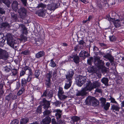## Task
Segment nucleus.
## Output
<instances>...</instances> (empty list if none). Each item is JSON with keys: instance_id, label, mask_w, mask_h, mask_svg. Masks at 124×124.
Instances as JSON below:
<instances>
[{"instance_id": "1", "label": "nucleus", "mask_w": 124, "mask_h": 124, "mask_svg": "<svg viewBox=\"0 0 124 124\" xmlns=\"http://www.w3.org/2000/svg\"><path fill=\"white\" fill-rule=\"evenodd\" d=\"M7 43L11 47L17 49L18 48V44L16 40L13 39L12 35L8 34L7 35Z\"/></svg>"}, {"instance_id": "2", "label": "nucleus", "mask_w": 124, "mask_h": 124, "mask_svg": "<svg viewBox=\"0 0 124 124\" xmlns=\"http://www.w3.org/2000/svg\"><path fill=\"white\" fill-rule=\"evenodd\" d=\"M43 101L44 103L43 108L45 109V110L43 112L44 116H49L51 113L49 108L50 103L49 101H47L45 99H43Z\"/></svg>"}, {"instance_id": "3", "label": "nucleus", "mask_w": 124, "mask_h": 124, "mask_svg": "<svg viewBox=\"0 0 124 124\" xmlns=\"http://www.w3.org/2000/svg\"><path fill=\"white\" fill-rule=\"evenodd\" d=\"M62 111L60 109H55V112H56L55 116L57 120H55V124H65L62 121L59 119L61 117L62 115Z\"/></svg>"}, {"instance_id": "4", "label": "nucleus", "mask_w": 124, "mask_h": 124, "mask_svg": "<svg viewBox=\"0 0 124 124\" xmlns=\"http://www.w3.org/2000/svg\"><path fill=\"white\" fill-rule=\"evenodd\" d=\"M85 77L79 75L76 78V82L77 85L81 87L85 83L86 80L85 78Z\"/></svg>"}, {"instance_id": "5", "label": "nucleus", "mask_w": 124, "mask_h": 124, "mask_svg": "<svg viewBox=\"0 0 124 124\" xmlns=\"http://www.w3.org/2000/svg\"><path fill=\"white\" fill-rule=\"evenodd\" d=\"M84 84L85 87L84 88V90L85 91H90L91 90L93 89L92 88V84L91 81L89 80H86Z\"/></svg>"}, {"instance_id": "6", "label": "nucleus", "mask_w": 124, "mask_h": 124, "mask_svg": "<svg viewBox=\"0 0 124 124\" xmlns=\"http://www.w3.org/2000/svg\"><path fill=\"white\" fill-rule=\"evenodd\" d=\"M8 57V53L5 50L0 48V59L6 60Z\"/></svg>"}, {"instance_id": "7", "label": "nucleus", "mask_w": 124, "mask_h": 124, "mask_svg": "<svg viewBox=\"0 0 124 124\" xmlns=\"http://www.w3.org/2000/svg\"><path fill=\"white\" fill-rule=\"evenodd\" d=\"M90 56V54L88 53V52L83 50L81 51L79 54V56L80 57H82L84 59Z\"/></svg>"}, {"instance_id": "8", "label": "nucleus", "mask_w": 124, "mask_h": 124, "mask_svg": "<svg viewBox=\"0 0 124 124\" xmlns=\"http://www.w3.org/2000/svg\"><path fill=\"white\" fill-rule=\"evenodd\" d=\"M18 12L19 13L20 17L23 19L25 17L27 11L25 8H20L18 10Z\"/></svg>"}, {"instance_id": "9", "label": "nucleus", "mask_w": 124, "mask_h": 124, "mask_svg": "<svg viewBox=\"0 0 124 124\" xmlns=\"http://www.w3.org/2000/svg\"><path fill=\"white\" fill-rule=\"evenodd\" d=\"M70 57L71 58L73 59V60L71 61H73L76 64H78L80 62V57L77 55V54H72L71 55Z\"/></svg>"}, {"instance_id": "10", "label": "nucleus", "mask_w": 124, "mask_h": 124, "mask_svg": "<svg viewBox=\"0 0 124 124\" xmlns=\"http://www.w3.org/2000/svg\"><path fill=\"white\" fill-rule=\"evenodd\" d=\"M74 74V71L72 69L70 70L66 74V79L72 80L73 76Z\"/></svg>"}, {"instance_id": "11", "label": "nucleus", "mask_w": 124, "mask_h": 124, "mask_svg": "<svg viewBox=\"0 0 124 124\" xmlns=\"http://www.w3.org/2000/svg\"><path fill=\"white\" fill-rule=\"evenodd\" d=\"M18 71L16 69H13L11 70V73L10 74V76H11L14 79H13L14 81H15L17 79Z\"/></svg>"}, {"instance_id": "12", "label": "nucleus", "mask_w": 124, "mask_h": 124, "mask_svg": "<svg viewBox=\"0 0 124 124\" xmlns=\"http://www.w3.org/2000/svg\"><path fill=\"white\" fill-rule=\"evenodd\" d=\"M19 28L21 29L20 31L22 34H26L28 33L27 28L25 25L23 24L19 25Z\"/></svg>"}, {"instance_id": "13", "label": "nucleus", "mask_w": 124, "mask_h": 124, "mask_svg": "<svg viewBox=\"0 0 124 124\" xmlns=\"http://www.w3.org/2000/svg\"><path fill=\"white\" fill-rule=\"evenodd\" d=\"M94 63L96 66L98 68L103 67L104 65V62L101 60L94 62Z\"/></svg>"}, {"instance_id": "14", "label": "nucleus", "mask_w": 124, "mask_h": 124, "mask_svg": "<svg viewBox=\"0 0 124 124\" xmlns=\"http://www.w3.org/2000/svg\"><path fill=\"white\" fill-rule=\"evenodd\" d=\"M65 82L64 88L65 89H67L71 87L72 81L71 80L66 79Z\"/></svg>"}, {"instance_id": "15", "label": "nucleus", "mask_w": 124, "mask_h": 124, "mask_svg": "<svg viewBox=\"0 0 124 124\" xmlns=\"http://www.w3.org/2000/svg\"><path fill=\"white\" fill-rule=\"evenodd\" d=\"M116 105H113L111 106V110L112 111L115 112V111H119V109L121 108L119 104H116Z\"/></svg>"}, {"instance_id": "16", "label": "nucleus", "mask_w": 124, "mask_h": 124, "mask_svg": "<svg viewBox=\"0 0 124 124\" xmlns=\"http://www.w3.org/2000/svg\"><path fill=\"white\" fill-rule=\"evenodd\" d=\"M94 97L88 96L85 100L86 104L87 105H92Z\"/></svg>"}, {"instance_id": "17", "label": "nucleus", "mask_w": 124, "mask_h": 124, "mask_svg": "<svg viewBox=\"0 0 124 124\" xmlns=\"http://www.w3.org/2000/svg\"><path fill=\"white\" fill-rule=\"evenodd\" d=\"M51 119L50 117L47 116L41 122V124H48L50 122Z\"/></svg>"}, {"instance_id": "18", "label": "nucleus", "mask_w": 124, "mask_h": 124, "mask_svg": "<svg viewBox=\"0 0 124 124\" xmlns=\"http://www.w3.org/2000/svg\"><path fill=\"white\" fill-rule=\"evenodd\" d=\"M46 13V10L44 8H42L41 10L36 11L35 13L37 14H38L39 16L43 17V16L45 15V14Z\"/></svg>"}, {"instance_id": "19", "label": "nucleus", "mask_w": 124, "mask_h": 124, "mask_svg": "<svg viewBox=\"0 0 124 124\" xmlns=\"http://www.w3.org/2000/svg\"><path fill=\"white\" fill-rule=\"evenodd\" d=\"M87 70L88 72L91 73H95L96 72V70L95 68L93 66H89Z\"/></svg>"}, {"instance_id": "20", "label": "nucleus", "mask_w": 124, "mask_h": 124, "mask_svg": "<svg viewBox=\"0 0 124 124\" xmlns=\"http://www.w3.org/2000/svg\"><path fill=\"white\" fill-rule=\"evenodd\" d=\"M101 85V84L98 81H94L93 83L92 88L93 89L94 88H98Z\"/></svg>"}, {"instance_id": "21", "label": "nucleus", "mask_w": 124, "mask_h": 124, "mask_svg": "<svg viewBox=\"0 0 124 124\" xmlns=\"http://www.w3.org/2000/svg\"><path fill=\"white\" fill-rule=\"evenodd\" d=\"M113 23L115 27L116 28H118L121 26L120 20H119L117 19L114 20Z\"/></svg>"}, {"instance_id": "22", "label": "nucleus", "mask_w": 124, "mask_h": 124, "mask_svg": "<svg viewBox=\"0 0 124 124\" xmlns=\"http://www.w3.org/2000/svg\"><path fill=\"white\" fill-rule=\"evenodd\" d=\"M109 79L108 78L103 77L101 79V81L102 83L106 86L108 85V82Z\"/></svg>"}, {"instance_id": "23", "label": "nucleus", "mask_w": 124, "mask_h": 124, "mask_svg": "<svg viewBox=\"0 0 124 124\" xmlns=\"http://www.w3.org/2000/svg\"><path fill=\"white\" fill-rule=\"evenodd\" d=\"M60 15L61 17L63 18V19L65 20H67V13L65 10L64 11L61 13Z\"/></svg>"}, {"instance_id": "24", "label": "nucleus", "mask_w": 124, "mask_h": 124, "mask_svg": "<svg viewBox=\"0 0 124 124\" xmlns=\"http://www.w3.org/2000/svg\"><path fill=\"white\" fill-rule=\"evenodd\" d=\"M86 91H85L84 89L83 88L82 90L78 91L76 93V95L77 96H84L85 94V92Z\"/></svg>"}, {"instance_id": "25", "label": "nucleus", "mask_w": 124, "mask_h": 124, "mask_svg": "<svg viewBox=\"0 0 124 124\" xmlns=\"http://www.w3.org/2000/svg\"><path fill=\"white\" fill-rule=\"evenodd\" d=\"M23 70L27 73H28L31 72V68L28 66H26L23 68Z\"/></svg>"}, {"instance_id": "26", "label": "nucleus", "mask_w": 124, "mask_h": 124, "mask_svg": "<svg viewBox=\"0 0 124 124\" xmlns=\"http://www.w3.org/2000/svg\"><path fill=\"white\" fill-rule=\"evenodd\" d=\"M27 82L28 81L27 79H26L24 78H22L21 81V84L22 87H24L26 85Z\"/></svg>"}, {"instance_id": "27", "label": "nucleus", "mask_w": 124, "mask_h": 124, "mask_svg": "<svg viewBox=\"0 0 124 124\" xmlns=\"http://www.w3.org/2000/svg\"><path fill=\"white\" fill-rule=\"evenodd\" d=\"M20 5L18 4V2L16 1H13L11 5L12 8H18L19 7Z\"/></svg>"}, {"instance_id": "28", "label": "nucleus", "mask_w": 124, "mask_h": 124, "mask_svg": "<svg viewBox=\"0 0 124 124\" xmlns=\"http://www.w3.org/2000/svg\"><path fill=\"white\" fill-rule=\"evenodd\" d=\"M45 55V53L43 51H41L38 53L36 55L37 58L41 57Z\"/></svg>"}, {"instance_id": "29", "label": "nucleus", "mask_w": 124, "mask_h": 124, "mask_svg": "<svg viewBox=\"0 0 124 124\" xmlns=\"http://www.w3.org/2000/svg\"><path fill=\"white\" fill-rule=\"evenodd\" d=\"M29 121V119L27 118H25L22 119L20 120V124H26Z\"/></svg>"}, {"instance_id": "30", "label": "nucleus", "mask_w": 124, "mask_h": 124, "mask_svg": "<svg viewBox=\"0 0 124 124\" xmlns=\"http://www.w3.org/2000/svg\"><path fill=\"white\" fill-rule=\"evenodd\" d=\"M93 99V103L92 104V105L94 106H98L99 103V101L97 100L94 97V99Z\"/></svg>"}, {"instance_id": "31", "label": "nucleus", "mask_w": 124, "mask_h": 124, "mask_svg": "<svg viewBox=\"0 0 124 124\" xmlns=\"http://www.w3.org/2000/svg\"><path fill=\"white\" fill-rule=\"evenodd\" d=\"M2 2L7 6L8 7H9L11 2L9 0H1Z\"/></svg>"}, {"instance_id": "32", "label": "nucleus", "mask_w": 124, "mask_h": 124, "mask_svg": "<svg viewBox=\"0 0 124 124\" xmlns=\"http://www.w3.org/2000/svg\"><path fill=\"white\" fill-rule=\"evenodd\" d=\"M71 119L74 122H78L80 120V118L79 117L77 116H73L71 118Z\"/></svg>"}, {"instance_id": "33", "label": "nucleus", "mask_w": 124, "mask_h": 124, "mask_svg": "<svg viewBox=\"0 0 124 124\" xmlns=\"http://www.w3.org/2000/svg\"><path fill=\"white\" fill-rule=\"evenodd\" d=\"M110 106V103L107 102L106 103V104H105L104 105H102V107H103V108L105 110L107 111L108 109Z\"/></svg>"}, {"instance_id": "34", "label": "nucleus", "mask_w": 124, "mask_h": 124, "mask_svg": "<svg viewBox=\"0 0 124 124\" xmlns=\"http://www.w3.org/2000/svg\"><path fill=\"white\" fill-rule=\"evenodd\" d=\"M99 100L100 101L101 106L104 105L106 103V99L105 98L102 97L99 99Z\"/></svg>"}, {"instance_id": "35", "label": "nucleus", "mask_w": 124, "mask_h": 124, "mask_svg": "<svg viewBox=\"0 0 124 124\" xmlns=\"http://www.w3.org/2000/svg\"><path fill=\"white\" fill-rule=\"evenodd\" d=\"M28 75V78L27 79L28 82H30L32 78L33 75L32 72L28 73H27Z\"/></svg>"}, {"instance_id": "36", "label": "nucleus", "mask_w": 124, "mask_h": 124, "mask_svg": "<svg viewBox=\"0 0 124 124\" xmlns=\"http://www.w3.org/2000/svg\"><path fill=\"white\" fill-rule=\"evenodd\" d=\"M93 59L92 57H90L87 60V63L89 65H91L92 63L93 62Z\"/></svg>"}, {"instance_id": "37", "label": "nucleus", "mask_w": 124, "mask_h": 124, "mask_svg": "<svg viewBox=\"0 0 124 124\" xmlns=\"http://www.w3.org/2000/svg\"><path fill=\"white\" fill-rule=\"evenodd\" d=\"M48 92V91L47 90H46L43 93L42 95V96H46L47 95L49 97H51L52 96L53 94L52 93L49 94H47Z\"/></svg>"}, {"instance_id": "38", "label": "nucleus", "mask_w": 124, "mask_h": 124, "mask_svg": "<svg viewBox=\"0 0 124 124\" xmlns=\"http://www.w3.org/2000/svg\"><path fill=\"white\" fill-rule=\"evenodd\" d=\"M58 96L59 99L61 100H63L67 97V96L63 94H58Z\"/></svg>"}, {"instance_id": "39", "label": "nucleus", "mask_w": 124, "mask_h": 124, "mask_svg": "<svg viewBox=\"0 0 124 124\" xmlns=\"http://www.w3.org/2000/svg\"><path fill=\"white\" fill-rule=\"evenodd\" d=\"M61 103L62 102H61L56 100L55 102V107L56 108L60 107V105Z\"/></svg>"}, {"instance_id": "40", "label": "nucleus", "mask_w": 124, "mask_h": 124, "mask_svg": "<svg viewBox=\"0 0 124 124\" xmlns=\"http://www.w3.org/2000/svg\"><path fill=\"white\" fill-rule=\"evenodd\" d=\"M110 40L111 41H114L116 40V38L114 35L110 36H109Z\"/></svg>"}, {"instance_id": "41", "label": "nucleus", "mask_w": 124, "mask_h": 124, "mask_svg": "<svg viewBox=\"0 0 124 124\" xmlns=\"http://www.w3.org/2000/svg\"><path fill=\"white\" fill-rule=\"evenodd\" d=\"M40 74V73L39 71L38 70H37L35 71L34 74V75L35 78H38Z\"/></svg>"}, {"instance_id": "42", "label": "nucleus", "mask_w": 124, "mask_h": 124, "mask_svg": "<svg viewBox=\"0 0 124 124\" xmlns=\"http://www.w3.org/2000/svg\"><path fill=\"white\" fill-rule=\"evenodd\" d=\"M25 90V89L24 88V87H22V88L19 90V91L17 93V95H18L19 96L21 94H22L24 92Z\"/></svg>"}, {"instance_id": "43", "label": "nucleus", "mask_w": 124, "mask_h": 124, "mask_svg": "<svg viewBox=\"0 0 124 124\" xmlns=\"http://www.w3.org/2000/svg\"><path fill=\"white\" fill-rule=\"evenodd\" d=\"M46 5L43 4L42 3H40L38 4V6L36 8H45L46 7Z\"/></svg>"}, {"instance_id": "44", "label": "nucleus", "mask_w": 124, "mask_h": 124, "mask_svg": "<svg viewBox=\"0 0 124 124\" xmlns=\"http://www.w3.org/2000/svg\"><path fill=\"white\" fill-rule=\"evenodd\" d=\"M109 99L111 101V102L117 104V102L115 101V99L112 97L111 96L110 97V98H109Z\"/></svg>"}, {"instance_id": "45", "label": "nucleus", "mask_w": 124, "mask_h": 124, "mask_svg": "<svg viewBox=\"0 0 124 124\" xmlns=\"http://www.w3.org/2000/svg\"><path fill=\"white\" fill-rule=\"evenodd\" d=\"M58 89V94H63L64 93V92L63 91V89L62 87H60Z\"/></svg>"}, {"instance_id": "46", "label": "nucleus", "mask_w": 124, "mask_h": 124, "mask_svg": "<svg viewBox=\"0 0 124 124\" xmlns=\"http://www.w3.org/2000/svg\"><path fill=\"white\" fill-rule=\"evenodd\" d=\"M51 73L50 72H49L47 73L46 75V80H48V79L50 80V78L51 77Z\"/></svg>"}, {"instance_id": "47", "label": "nucleus", "mask_w": 124, "mask_h": 124, "mask_svg": "<svg viewBox=\"0 0 124 124\" xmlns=\"http://www.w3.org/2000/svg\"><path fill=\"white\" fill-rule=\"evenodd\" d=\"M29 51L28 50H26L22 51L21 54L24 55H28L29 54Z\"/></svg>"}, {"instance_id": "48", "label": "nucleus", "mask_w": 124, "mask_h": 124, "mask_svg": "<svg viewBox=\"0 0 124 124\" xmlns=\"http://www.w3.org/2000/svg\"><path fill=\"white\" fill-rule=\"evenodd\" d=\"M46 81V84L47 86L48 87H49L50 86V80L48 79V80H45Z\"/></svg>"}, {"instance_id": "49", "label": "nucleus", "mask_w": 124, "mask_h": 124, "mask_svg": "<svg viewBox=\"0 0 124 124\" xmlns=\"http://www.w3.org/2000/svg\"><path fill=\"white\" fill-rule=\"evenodd\" d=\"M111 56V55L109 53H108L106 54H105L103 57L108 59Z\"/></svg>"}, {"instance_id": "50", "label": "nucleus", "mask_w": 124, "mask_h": 124, "mask_svg": "<svg viewBox=\"0 0 124 124\" xmlns=\"http://www.w3.org/2000/svg\"><path fill=\"white\" fill-rule=\"evenodd\" d=\"M11 98L12 94H9L6 97V99L8 101H9L11 99Z\"/></svg>"}, {"instance_id": "51", "label": "nucleus", "mask_w": 124, "mask_h": 124, "mask_svg": "<svg viewBox=\"0 0 124 124\" xmlns=\"http://www.w3.org/2000/svg\"><path fill=\"white\" fill-rule=\"evenodd\" d=\"M2 25L5 27H7L9 28L10 27L9 24L7 23H3L2 24Z\"/></svg>"}, {"instance_id": "52", "label": "nucleus", "mask_w": 124, "mask_h": 124, "mask_svg": "<svg viewBox=\"0 0 124 124\" xmlns=\"http://www.w3.org/2000/svg\"><path fill=\"white\" fill-rule=\"evenodd\" d=\"M74 49L75 51L77 52L78 50L79 51L80 49V47L79 46H76L74 47Z\"/></svg>"}, {"instance_id": "53", "label": "nucleus", "mask_w": 124, "mask_h": 124, "mask_svg": "<svg viewBox=\"0 0 124 124\" xmlns=\"http://www.w3.org/2000/svg\"><path fill=\"white\" fill-rule=\"evenodd\" d=\"M18 121L17 120L15 119L11 122L10 124H18Z\"/></svg>"}, {"instance_id": "54", "label": "nucleus", "mask_w": 124, "mask_h": 124, "mask_svg": "<svg viewBox=\"0 0 124 124\" xmlns=\"http://www.w3.org/2000/svg\"><path fill=\"white\" fill-rule=\"evenodd\" d=\"M54 61L53 59H52L51 60L49 64V65L52 67H54Z\"/></svg>"}, {"instance_id": "55", "label": "nucleus", "mask_w": 124, "mask_h": 124, "mask_svg": "<svg viewBox=\"0 0 124 124\" xmlns=\"http://www.w3.org/2000/svg\"><path fill=\"white\" fill-rule=\"evenodd\" d=\"M26 74V73L23 70H22L20 73V77H21L23 76L25 74Z\"/></svg>"}, {"instance_id": "56", "label": "nucleus", "mask_w": 124, "mask_h": 124, "mask_svg": "<svg viewBox=\"0 0 124 124\" xmlns=\"http://www.w3.org/2000/svg\"><path fill=\"white\" fill-rule=\"evenodd\" d=\"M4 70L6 72H8L10 71V69L8 68L7 66H6L4 68Z\"/></svg>"}, {"instance_id": "57", "label": "nucleus", "mask_w": 124, "mask_h": 124, "mask_svg": "<svg viewBox=\"0 0 124 124\" xmlns=\"http://www.w3.org/2000/svg\"><path fill=\"white\" fill-rule=\"evenodd\" d=\"M6 19V18L4 17H2L0 18V24L2 23L3 21H4Z\"/></svg>"}, {"instance_id": "58", "label": "nucleus", "mask_w": 124, "mask_h": 124, "mask_svg": "<svg viewBox=\"0 0 124 124\" xmlns=\"http://www.w3.org/2000/svg\"><path fill=\"white\" fill-rule=\"evenodd\" d=\"M79 44L80 45L83 46L84 44L85 43V42L82 40H80L79 41H78Z\"/></svg>"}, {"instance_id": "59", "label": "nucleus", "mask_w": 124, "mask_h": 124, "mask_svg": "<svg viewBox=\"0 0 124 124\" xmlns=\"http://www.w3.org/2000/svg\"><path fill=\"white\" fill-rule=\"evenodd\" d=\"M22 2L23 5L25 6H26L27 2L26 0H21Z\"/></svg>"}, {"instance_id": "60", "label": "nucleus", "mask_w": 124, "mask_h": 124, "mask_svg": "<svg viewBox=\"0 0 124 124\" xmlns=\"http://www.w3.org/2000/svg\"><path fill=\"white\" fill-rule=\"evenodd\" d=\"M5 11L3 8H0V14L2 15L5 13Z\"/></svg>"}, {"instance_id": "61", "label": "nucleus", "mask_w": 124, "mask_h": 124, "mask_svg": "<svg viewBox=\"0 0 124 124\" xmlns=\"http://www.w3.org/2000/svg\"><path fill=\"white\" fill-rule=\"evenodd\" d=\"M95 91L96 92H97L99 93H102L101 89L99 88H98L96 89Z\"/></svg>"}, {"instance_id": "62", "label": "nucleus", "mask_w": 124, "mask_h": 124, "mask_svg": "<svg viewBox=\"0 0 124 124\" xmlns=\"http://www.w3.org/2000/svg\"><path fill=\"white\" fill-rule=\"evenodd\" d=\"M101 58L100 57L98 56H97L96 57L94 58V62H95V61H99V60H101L100 59Z\"/></svg>"}, {"instance_id": "63", "label": "nucleus", "mask_w": 124, "mask_h": 124, "mask_svg": "<svg viewBox=\"0 0 124 124\" xmlns=\"http://www.w3.org/2000/svg\"><path fill=\"white\" fill-rule=\"evenodd\" d=\"M99 45L101 46H104L106 47L107 46V45L105 44L99 43Z\"/></svg>"}, {"instance_id": "64", "label": "nucleus", "mask_w": 124, "mask_h": 124, "mask_svg": "<svg viewBox=\"0 0 124 124\" xmlns=\"http://www.w3.org/2000/svg\"><path fill=\"white\" fill-rule=\"evenodd\" d=\"M121 108L122 110L120 111V113L122 116H124V108L122 107H121Z\"/></svg>"}]
</instances>
